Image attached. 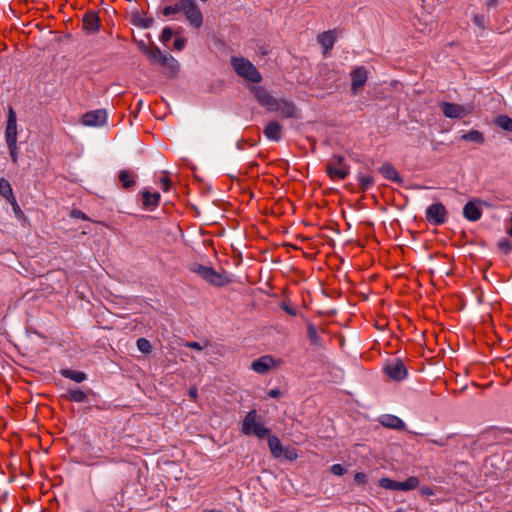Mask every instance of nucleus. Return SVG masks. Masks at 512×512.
<instances>
[{
	"label": "nucleus",
	"mask_w": 512,
	"mask_h": 512,
	"mask_svg": "<svg viewBox=\"0 0 512 512\" xmlns=\"http://www.w3.org/2000/svg\"><path fill=\"white\" fill-rule=\"evenodd\" d=\"M250 91L257 102L270 112H277L283 118H297L298 109L293 102L286 99H278L262 86H252Z\"/></svg>",
	"instance_id": "nucleus-1"
},
{
	"label": "nucleus",
	"mask_w": 512,
	"mask_h": 512,
	"mask_svg": "<svg viewBox=\"0 0 512 512\" xmlns=\"http://www.w3.org/2000/svg\"><path fill=\"white\" fill-rule=\"evenodd\" d=\"M182 12L189 25L199 29L203 25V14L195 0H177L174 5L166 6L162 10L164 16H171Z\"/></svg>",
	"instance_id": "nucleus-2"
},
{
	"label": "nucleus",
	"mask_w": 512,
	"mask_h": 512,
	"mask_svg": "<svg viewBox=\"0 0 512 512\" xmlns=\"http://www.w3.org/2000/svg\"><path fill=\"white\" fill-rule=\"evenodd\" d=\"M241 431L245 435H255L262 439L269 435L270 430L262 423V418L256 410L249 411L244 417L241 425Z\"/></svg>",
	"instance_id": "nucleus-3"
},
{
	"label": "nucleus",
	"mask_w": 512,
	"mask_h": 512,
	"mask_svg": "<svg viewBox=\"0 0 512 512\" xmlns=\"http://www.w3.org/2000/svg\"><path fill=\"white\" fill-rule=\"evenodd\" d=\"M231 65L234 71L245 80L252 83H260L262 81V75L255 65L248 59L243 57H232Z\"/></svg>",
	"instance_id": "nucleus-4"
},
{
	"label": "nucleus",
	"mask_w": 512,
	"mask_h": 512,
	"mask_svg": "<svg viewBox=\"0 0 512 512\" xmlns=\"http://www.w3.org/2000/svg\"><path fill=\"white\" fill-rule=\"evenodd\" d=\"M326 172L332 180H344L350 173V167L343 156L334 155L326 165Z\"/></svg>",
	"instance_id": "nucleus-5"
},
{
	"label": "nucleus",
	"mask_w": 512,
	"mask_h": 512,
	"mask_svg": "<svg viewBox=\"0 0 512 512\" xmlns=\"http://www.w3.org/2000/svg\"><path fill=\"white\" fill-rule=\"evenodd\" d=\"M379 486L386 490L392 491H411L419 486V479L415 476L408 477L405 481L399 482L390 478H381L378 482Z\"/></svg>",
	"instance_id": "nucleus-6"
},
{
	"label": "nucleus",
	"mask_w": 512,
	"mask_h": 512,
	"mask_svg": "<svg viewBox=\"0 0 512 512\" xmlns=\"http://www.w3.org/2000/svg\"><path fill=\"white\" fill-rule=\"evenodd\" d=\"M440 108L445 117L450 119H462L472 113L473 105H460L443 101Z\"/></svg>",
	"instance_id": "nucleus-7"
},
{
	"label": "nucleus",
	"mask_w": 512,
	"mask_h": 512,
	"mask_svg": "<svg viewBox=\"0 0 512 512\" xmlns=\"http://www.w3.org/2000/svg\"><path fill=\"white\" fill-rule=\"evenodd\" d=\"M425 216L431 225L439 226L447 220V210L442 203H433L427 207Z\"/></svg>",
	"instance_id": "nucleus-8"
},
{
	"label": "nucleus",
	"mask_w": 512,
	"mask_h": 512,
	"mask_svg": "<svg viewBox=\"0 0 512 512\" xmlns=\"http://www.w3.org/2000/svg\"><path fill=\"white\" fill-rule=\"evenodd\" d=\"M283 364V360L276 359L271 355H264L254 360L251 369L259 374H265L273 368H278Z\"/></svg>",
	"instance_id": "nucleus-9"
},
{
	"label": "nucleus",
	"mask_w": 512,
	"mask_h": 512,
	"mask_svg": "<svg viewBox=\"0 0 512 512\" xmlns=\"http://www.w3.org/2000/svg\"><path fill=\"white\" fill-rule=\"evenodd\" d=\"M350 76H351V93L353 95H357L367 81V78H368L367 69L363 66H359L351 72Z\"/></svg>",
	"instance_id": "nucleus-10"
},
{
	"label": "nucleus",
	"mask_w": 512,
	"mask_h": 512,
	"mask_svg": "<svg viewBox=\"0 0 512 512\" xmlns=\"http://www.w3.org/2000/svg\"><path fill=\"white\" fill-rule=\"evenodd\" d=\"M385 373L390 379L394 381H402L408 375L407 369L400 359H396L393 362L387 364L385 367Z\"/></svg>",
	"instance_id": "nucleus-11"
},
{
	"label": "nucleus",
	"mask_w": 512,
	"mask_h": 512,
	"mask_svg": "<svg viewBox=\"0 0 512 512\" xmlns=\"http://www.w3.org/2000/svg\"><path fill=\"white\" fill-rule=\"evenodd\" d=\"M81 122L85 126H102L107 122V112L104 109L89 111L82 116Z\"/></svg>",
	"instance_id": "nucleus-12"
},
{
	"label": "nucleus",
	"mask_w": 512,
	"mask_h": 512,
	"mask_svg": "<svg viewBox=\"0 0 512 512\" xmlns=\"http://www.w3.org/2000/svg\"><path fill=\"white\" fill-rule=\"evenodd\" d=\"M339 34L340 30L332 29L324 31L317 36V42L323 48V54L325 56L332 50Z\"/></svg>",
	"instance_id": "nucleus-13"
},
{
	"label": "nucleus",
	"mask_w": 512,
	"mask_h": 512,
	"mask_svg": "<svg viewBox=\"0 0 512 512\" xmlns=\"http://www.w3.org/2000/svg\"><path fill=\"white\" fill-rule=\"evenodd\" d=\"M5 140L6 144L17 143V117L12 107L8 110Z\"/></svg>",
	"instance_id": "nucleus-14"
},
{
	"label": "nucleus",
	"mask_w": 512,
	"mask_h": 512,
	"mask_svg": "<svg viewBox=\"0 0 512 512\" xmlns=\"http://www.w3.org/2000/svg\"><path fill=\"white\" fill-rule=\"evenodd\" d=\"M463 215L467 220L475 222L481 218L482 210L475 201H469L463 207Z\"/></svg>",
	"instance_id": "nucleus-15"
},
{
	"label": "nucleus",
	"mask_w": 512,
	"mask_h": 512,
	"mask_svg": "<svg viewBox=\"0 0 512 512\" xmlns=\"http://www.w3.org/2000/svg\"><path fill=\"white\" fill-rule=\"evenodd\" d=\"M264 135L272 141H279L282 137V126L276 121H270L265 129Z\"/></svg>",
	"instance_id": "nucleus-16"
},
{
	"label": "nucleus",
	"mask_w": 512,
	"mask_h": 512,
	"mask_svg": "<svg viewBox=\"0 0 512 512\" xmlns=\"http://www.w3.org/2000/svg\"><path fill=\"white\" fill-rule=\"evenodd\" d=\"M142 205L145 209H154L159 205L160 202V194L155 192L151 193L147 190L142 191Z\"/></svg>",
	"instance_id": "nucleus-17"
},
{
	"label": "nucleus",
	"mask_w": 512,
	"mask_h": 512,
	"mask_svg": "<svg viewBox=\"0 0 512 512\" xmlns=\"http://www.w3.org/2000/svg\"><path fill=\"white\" fill-rule=\"evenodd\" d=\"M379 172L383 175L384 178L387 180L400 183L402 182L401 177L399 176V173L395 169V167L390 163H384L380 168Z\"/></svg>",
	"instance_id": "nucleus-18"
},
{
	"label": "nucleus",
	"mask_w": 512,
	"mask_h": 512,
	"mask_svg": "<svg viewBox=\"0 0 512 512\" xmlns=\"http://www.w3.org/2000/svg\"><path fill=\"white\" fill-rule=\"evenodd\" d=\"M118 179H119V181L121 183V187L123 189H130L136 183V181H135L136 174L133 173L130 170H126V169L125 170H121L119 172Z\"/></svg>",
	"instance_id": "nucleus-19"
},
{
	"label": "nucleus",
	"mask_w": 512,
	"mask_h": 512,
	"mask_svg": "<svg viewBox=\"0 0 512 512\" xmlns=\"http://www.w3.org/2000/svg\"><path fill=\"white\" fill-rule=\"evenodd\" d=\"M161 66L165 69V74L169 77H174L179 71L178 61L170 54L166 56Z\"/></svg>",
	"instance_id": "nucleus-20"
},
{
	"label": "nucleus",
	"mask_w": 512,
	"mask_h": 512,
	"mask_svg": "<svg viewBox=\"0 0 512 512\" xmlns=\"http://www.w3.org/2000/svg\"><path fill=\"white\" fill-rule=\"evenodd\" d=\"M268 446L274 458H280L283 454V446L275 435H268Z\"/></svg>",
	"instance_id": "nucleus-21"
},
{
	"label": "nucleus",
	"mask_w": 512,
	"mask_h": 512,
	"mask_svg": "<svg viewBox=\"0 0 512 512\" xmlns=\"http://www.w3.org/2000/svg\"><path fill=\"white\" fill-rule=\"evenodd\" d=\"M83 27L88 31H97L99 28V18L95 13H86L83 17Z\"/></svg>",
	"instance_id": "nucleus-22"
},
{
	"label": "nucleus",
	"mask_w": 512,
	"mask_h": 512,
	"mask_svg": "<svg viewBox=\"0 0 512 512\" xmlns=\"http://www.w3.org/2000/svg\"><path fill=\"white\" fill-rule=\"evenodd\" d=\"M60 374L67 379L75 381L77 383H81L87 379L86 373L82 371L72 370V369H62L60 370Z\"/></svg>",
	"instance_id": "nucleus-23"
},
{
	"label": "nucleus",
	"mask_w": 512,
	"mask_h": 512,
	"mask_svg": "<svg viewBox=\"0 0 512 512\" xmlns=\"http://www.w3.org/2000/svg\"><path fill=\"white\" fill-rule=\"evenodd\" d=\"M307 335L311 344L316 347H322L323 341L320 335L318 334L317 328L313 323L307 324Z\"/></svg>",
	"instance_id": "nucleus-24"
},
{
	"label": "nucleus",
	"mask_w": 512,
	"mask_h": 512,
	"mask_svg": "<svg viewBox=\"0 0 512 512\" xmlns=\"http://www.w3.org/2000/svg\"><path fill=\"white\" fill-rule=\"evenodd\" d=\"M381 423L383 426L393 429H403L405 426L404 422L399 417L393 415L383 416Z\"/></svg>",
	"instance_id": "nucleus-25"
},
{
	"label": "nucleus",
	"mask_w": 512,
	"mask_h": 512,
	"mask_svg": "<svg viewBox=\"0 0 512 512\" xmlns=\"http://www.w3.org/2000/svg\"><path fill=\"white\" fill-rule=\"evenodd\" d=\"M205 281H207L208 283H210L211 285H214V286H223L227 283L224 276L221 275L220 273H218L217 271H215L212 267H211L210 271L208 272V275L205 278Z\"/></svg>",
	"instance_id": "nucleus-26"
},
{
	"label": "nucleus",
	"mask_w": 512,
	"mask_h": 512,
	"mask_svg": "<svg viewBox=\"0 0 512 512\" xmlns=\"http://www.w3.org/2000/svg\"><path fill=\"white\" fill-rule=\"evenodd\" d=\"M0 195L7 201H14V193L9 181L5 178H0Z\"/></svg>",
	"instance_id": "nucleus-27"
},
{
	"label": "nucleus",
	"mask_w": 512,
	"mask_h": 512,
	"mask_svg": "<svg viewBox=\"0 0 512 512\" xmlns=\"http://www.w3.org/2000/svg\"><path fill=\"white\" fill-rule=\"evenodd\" d=\"M65 397L69 401L82 403L87 400V393L80 389H69Z\"/></svg>",
	"instance_id": "nucleus-28"
},
{
	"label": "nucleus",
	"mask_w": 512,
	"mask_h": 512,
	"mask_svg": "<svg viewBox=\"0 0 512 512\" xmlns=\"http://www.w3.org/2000/svg\"><path fill=\"white\" fill-rule=\"evenodd\" d=\"M148 57L154 63L161 65L163 61H165L168 53H163L158 47H153L149 49L147 52Z\"/></svg>",
	"instance_id": "nucleus-29"
},
{
	"label": "nucleus",
	"mask_w": 512,
	"mask_h": 512,
	"mask_svg": "<svg viewBox=\"0 0 512 512\" xmlns=\"http://www.w3.org/2000/svg\"><path fill=\"white\" fill-rule=\"evenodd\" d=\"M461 139L464 140V141L475 142V143H478V144H483L484 143L483 133L478 131V130H470V131H468L467 133H465V134H463L461 136Z\"/></svg>",
	"instance_id": "nucleus-30"
},
{
	"label": "nucleus",
	"mask_w": 512,
	"mask_h": 512,
	"mask_svg": "<svg viewBox=\"0 0 512 512\" xmlns=\"http://www.w3.org/2000/svg\"><path fill=\"white\" fill-rule=\"evenodd\" d=\"M494 123L505 131L512 132V118L507 115H499L495 118Z\"/></svg>",
	"instance_id": "nucleus-31"
},
{
	"label": "nucleus",
	"mask_w": 512,
	"mask_h": 512,
	"mask_svg": "<svg viewBox=\"0 0 512 512\" xmlns=\"http://www.w3.org/2000/svg\"><path fill=\"white\" fill-rule=\"evenodd\" d=\"M359 188L362 191L370 189L374 184V178L368 174L358 175Z\"/></svg>",
	"instance_id": "nucleus-32"
},
{
	"label": "nucleus",
	"mask_w": 512,
	"mask_h": 512,
	"mask_svg": "<svg viewBox=\"0 0 512 512\" xmlns=\"http://www.w3.org/2000/svg\"><path fill=\"white\" fill-rule=\"evenodd\" d=\"M473 23L482 31L487 28V19L482 14H475L473 16Z\"/></svg>",
	"instance_id": "nucleus-33"
},
{
	"label": "nucleus",
	"mask_w": 512,
	"mask_h": 512,
	"mask_svg": "<svg viewBox=\"0 0 512 512\" xmlns=\"http://www.w3.org/2000/svg\"><path fill=\"white\" fill-rule=\"evenodd\" d=\"M282 457H284L285 459H287L289 461H294L298 457L297 450L293 447L283 448Z\"/></svg>",
	"instance_id": "nucleus-34"
},
{
	"label": "nucleus",
	"mask_w": 512,
	"mask_h": 512,
	"mask_svg": "<svg viewBox=\"0 0 512 512\" xmlns=\"http://www.w3.org/2000/svg\"><path fill=\"white\" fill-rule=\"evenodd\" d=\"M137 347L143 353H149L151 351V344L145 338H139L137 340Z\"/></svg>",
	"instance_id": "nucleus-35"
},
{
	"label": "nucleus",
	"mask_w": 512,
	"mask_h": 512,
	"mask_svg": "<svg viewBox=\"0 0 512 512\" xmlns=\"http://www.w3.org/2000/svg\"><path fill=\"white\" fill-rule=\"evenodd\" d=\"M8 146V149H9V154H10V157H11V160L13 163H17L18 161V146H17V143H10V144H7Z\"/></svg>",
	"instance_id": "nucleus-36"
},
{
	"label": "nucleus",
	"mask_w": 512,
	"mask_h": 512,
	"mask_svg": "<svg viewBox=\"0 0 512 512\" xmlns=\"http://www.w3.org/2000/svg\"><path fill=\"white\" fill-rule=\"evenodd\" d=\"M330 471L336 476H343L347 472V469L341 464H333L330 467Z\"/></svg>",
	"instance_id": "nucleus-37"
},
{
	"label": "nucleus",
	"mask_w": 512,
	"mask_h": 512,
	"mask_svg": "<svg viewBox=\"0 0 512 512\" xmlns=\"http://www.w3.org/2000/svg\"><path fill=\"white\" fill-rule=\"evenodd\" d=\"M173 35V31L171 28L169 27H165L162 32H161V35H160V41L162 43H167L168 41H170L171 37Z\"/></svg>",
	"instance_id": "nucleus-38"
},
{
	"label": "nucleus",
	"mask_w": 512,
	"mask_h": 512,
	"mask_svg": "<svg viewBox=\"0 0 512 512\" xmlns=\"http://www.w3.org/2000/svg\"><path fill=\"white\" fill-rule=\"evenodd\" d=\"M354 481L357 485H366L367 484V475L364 472H357L354 475Z\"/></svg>",
	"instance_id": "nucleus-39"
},
{
	"label": "nucleus",
	"mask_w": 512,
	"mask_h": 512,
	"mask_svg": "<svg viewBox=\"0 0 512 512\" xmlns=\"http://www.w3.org/2000/svg\"><path fill=\"white\" fill-rule=\"evenodd\" d=\"M499 248L505 253V254H508L512 251V243L507 240V239H504L502 241L499 242Z\"/></svg>",
	"instance_id": "nucleus-40"
},
{
	"label": "nucleus",
	"mask_w": 512,
	"mask_h": 512,
	"mask_svg": "<svg viewBox=\"0 0 512 512\" xmlns=\"http://www.w3.org/2000/svg\"><path fill=\"white\" fill-rule=\"evenodd\" d=\"M160 183H161V186H162V190L163 191H168L171 187V180L168 176H163L161 179H160Z\"/></svg>",
	"instance_id": "nucleus-41"
},
{
	"label": "nucleus",
	"mask_w": 512,
	"mask_h": 512,
	"mask_svg": "<svg viewBox=\"0 0 512 512\" xmlns=\"http://www.w3.org/2000/svg\"><path fill=\"white\" fill-rule=\"evenodd\" d=\"M185 44L186 40L184 38H176L173 46L175 50L181 51L185 47Z\"/></svg>",
	"instance_id": "nucleus-42"
},
{
	"label": "nucleus",
	"mask_w": 512,
	"mask_h": 512,
	"mask_svg": "<svg viewBox=\"0 0 512 512\" xmlns=\"http://www.w3.org/2000/svg\"><path fill=\"white\" fill-rule=\"evenodd\" d=\"M206 267L207 266L201 264H193L191 267V271H193L194 273L198 274L201 277Z\"/></svg>",
	"instance_id": "nucleus-43"
},
{
	"label": "nucleus",
	"mask_w": 512,
	"mask_h": 512,
	"mask_svg": "<svg viewBox=\"0 0 512 512\" xmlns=\"http://www.w3.org/2000/svg\"><path fill=\"white\" fill-rule=\"evenodd\" d=\"M71 216L73 218H78V219H82V220H88V217L87 215L80 211V210H77V209H74L72 212H71Z\"/></svg>",
	"instance_id": "nucleus-44"
},
{
	"label": "nucleus",
	"mask_w": 512,
	"mask_h": 512,
	"mask_svg": "<svg viewBox=\"0 0 512 512\" xmlns=\"http://www.w3.org/2000/svg\"><path fill=\"white\" fill-rule=\"evenodd\" d=\"M184 345H185V347L195 349L198 351H201L203 349V347L200 345V343H198L196 341H188Z\"/></svg>",
	"instance_id": "nucleus-45"
},
{
	"label": "nucleus",
	"mask_w": 512,
	"mask_h": 512,
	"mask_svg": "<svg viewBox=\"0 0 512 512\" xmlns=\"http://www.w3.org/2000/svg\"><path fill=\"white\" fill-rule=\"evenodd\" d=\"M8 202L12 205L15 214H17V215H22L23 214L21 209H20V207H19V205H18V203H17V201H16V198H14V201L10 200Z\"/></svg>",
	"instance_id": "nucleus-46"
},
{
	"label": "nucleus",
	"mask_w": 512,
	"mask_h": 512,
	"mask_svg": "<svg viewBox=\"0 0 512 512\" xmlns=\"http://www.w3.org/2000/svg\"><path fill=\"white\" fill-rule=\"evenodd\" d=\"M281 308L286 312L288 313L289 315H292V316H295L296 315V310L290 306H288L287 304H285L283 302V304L281 305Z\"/></svg>",
	"instance_id": "nucleus-47"
},
{
	"label": "nucleus",
	"mask_w": 512,
	"mask_h": 512,
	"mask_svg": "<svg viewBox=\"0 0 512 512\" xmlns=\"http://www.w3.org/2000/svg\"><path fill=\"white\" fill-rule=\"evenodd\" d=\"M188 394H189V397H190L192 400H194V401H195V400L197 399V397H198V390H197V388H196V387H191V388L189 389Z\"/></svg>",
	"instance_id": "nucleus-48"
},
{
	"label": "nucleus",
	"mask_w": 512,
	"mask_h": 512,
	"mask_svg": "<svg viewBox=\"0 0 512 512\" xmlns=\"http://www.w3.org/2000/svg\"><path fill=\"white\" fill-rule=\"evenodd\" d=\"M485 5L488 9L494 8L498 5V0H486Z\"/></svg>",
	"instance_id": "nucleus-49"
},
{
	"label": "nucleus",
	"mask_w": 512,
	"mask_h": 512,
	"mask_svg": "<svg viewBox=\"0 0 512 512\" xmlns=\"http://www.w3.org/2000/svg\"><path fill=\"white\" fill-rule=\"evenodd\" d=\"M280 390L278 389H273L269 392V396L272 397V398H276L280 395Z\"/></svg>",
	"instance_id": "nucleus-50"
},
{
	"label": "nucleus",
	"mask_w": 512,
	"mask_h": 512,
	"mask_svg": "<svg viewBox=\"0 0 512 512\" xmlns=\"http://www.w3.org/2000/svg\"><path fill=\"white\" fill-rule=\"evenodd\" d=\"M211 267H206V269L204 270L203 274H202V278L205 280V278L207 277L208 275V272L210 271Z\"/></svg>",
	"instance_id": "nucleus-51"
},
{
	"label": "nucleus",
	"mask_w": 512,
	"mask_h": 512,
	"mask_svg": "<svg viewBox=\"0 0 512 512\" xmlns=\"http://www.w3.org/2000/svg\"><path fill=\"white\" fill-rule=\"evenodd\" d=\"M510 222H511V226L508 230V234L512 237V215H511V218H510Z\"/></svg>",
	"instance_id": "nucleus-52"
}]
</instances>
